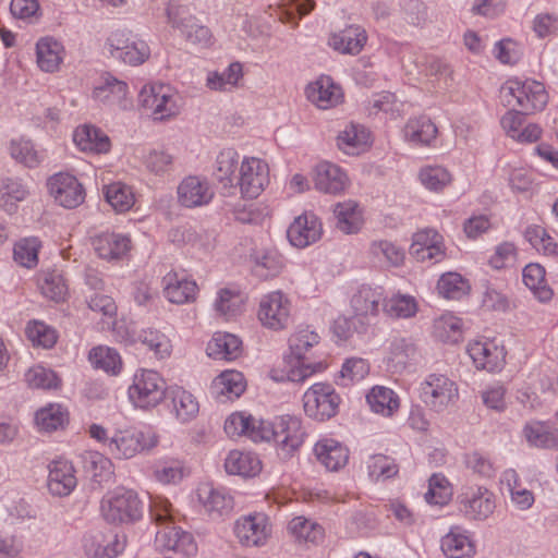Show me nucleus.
Masks as SVG:
<instances>
[{"label": "nucleus", "mask_w": 558, "mask_h": 558, "mask_svg": "<svg viewBox=\"0 0 558 558\" xmlns=\"http://www.w3.org/2000/svg\"><path fill=\"white\" fill-rule=\"evenodd\" d=\"M82 460L85 471L98 482L109 478L113 473L110 459L98 451L85 452Z\"/></svg>", "instance_id": "obj_56"}, {"label": "nucleus", "mask_w": 558, "mask_h": 558, "mask_svg": "<svg viewBox=\"0 0 558 558\" xmlns=\"http://www.w3.org/2000/svg\"><path fill=\"white\" fill-rule=\"evenodd\" d=\"M368 476L375 482H385L399 473L396 460L386 454H373L366 461Z\"/></svg>", "instance_id": "obj_48"}, {"label": "nucleus", "mask_w": 558, "mask_h": 558, "mask_svg": "<svg viewBox=\"0 0 558 558\" xmlns=\"http://www.w3.org/2000/svg\"><path fill=\"white\" fill-rule=\"evenodd\" d=\"M322 235V225L314 214H304L294 219L287 230L290 243L299 248H304Z\"/></svg>", "instance_id": "obj_20"}, {"label": "nucleus", "mask_w": 558, "mask_h": 558, "mask_svg": "<svg viewBox=\"0 0 558 558\" xmlns=\"http://www.w3.org/2000/svg\"><path fill=\"white\" fill-rule=\"evenodd\" d=\"M105 48L112 58L130 65L142 64L150 54V49L144 40L137 39L124 31L111 33Z\"/></svg>", "instance_id": "obj_11"}, {"label": "nucleus", "mask_w": 558, "mask_h": 558, "mask_svg": "<svg viewBox=\"0 0 558 558\" xmlns=\"http://www.w3.org/2000/svg\"><path fill=\"white\" fill-rule=\"evenodd\" d=\"M138 100L143 108L150 110L155 120L161 121L178 113L175 96L169 85H146L141 89Z\"/></svg>", "instance_id": "obj_12"}, {"label": "nucleus", "mask_w": 558, "mask_h": 558, "mask_svg": "<svg viewBox=\"0 0 558 558\" xmlns=\"http://www.w3.org/2000/svg\"><path fill=\"white\" fill-rule=\"evenodd\" d=\"M158 444V436L150 428L128 427L117 429L109 441V453L117 459H131L150 450Z\"/></svg>", "instance_id": "obj_6"}, {"label": "nucleus", "mask_w": 558, "mask_h": 558, "mask_svg": "<svg viewBox=\"0 0 558 558\" xmlns=\"http://www.w3.org/2000/svg\"><path fill=\"white\" fill-rule=\"evenodd\" d=\"M89 361L96 367L107 373L118 374L122 366L121 356L113 348L99 345L89 352Z\"/></svg>", "instance_id": "obj_52"}, {"label": "nucleus", "mask_w": 558, "mask_h": 558, "mask_svg": "<svg viewBox=\"0 0 558 558\" xmlns=\"http://www.w3.org/2000/svg\"><path fill=\"white\" fill-rule=\"evenodd\" d=\"M50 196L64 208H76L85 199V190L80 181L72 174L59 172L47 181Z\"/></svg>", "instance_id": "obj_13"}, {"label": "nucleus", "mask_w": 558, "mask_h": 558, "mask_svg": "<svg viewBox=\"0 0 558 558\" xmlns=\"http://www.w3.org/2000/svg\"><path fill=\"white\" fill-rule=\"evenodd\" d=\"M172 403V413L181 423H187L196 417L199 411V404L196 398L181 387H174L169 390Z\"/></svg>", "instance_id": "obj_39"}, {"label": "nucleus", "mask_w": 558, "mask_h": 558, "mask_svg": "<svg viewBox=\"0 0 558 558\" xmlns=\"http://www.w3.org/2000/svg\"><path fill=\"white\" fill-rule=\"evenodd\" d=\"M128 84L123 81L107 74L99 85L94 88L93 96L96 100L126 109L130 106L128 100Z\"/></svg>", "instance_id": "obj_25"}, {"label": "nucleus", "mask_w": 558, "mask_h": 558, "mask_svg": "<svg viewBox=\"0 0 558 558\" xmlns=\"http://www.w3.org/2000/svg\"><path fill=\"white\" fill-rule=\"evenodd\" d=\"M501 98L507 106H517L525 113L543 110L548 101V95L541 82L519 78L509 80L501 87Z\"/></svg>", "instance_id": "obj_4"}, {"label": "nucleus", "mask_w": 558, "mask_h": 558, "mask_svg": "<svg viewBox=\"0 0 558 558\" xmlns=\"http://www.w3.org/2000/svg\"><path fill=\"white\" fill-rule=\"evenodd\" d=\"M242 76L239 62L231 63L223 72H213L207 76V86L214 90H230L236 86Z\"/></svg>", "instance_id": "obj_58"}, {"label": "nucleus", "mask_w": 558, "mask_h": 558, "mask_svg": "<svg viewBox=\"0 0 558 558\" xmlns=\"http://www.w3.org/2000/svg\"><path fill=\"white\" fill-rule=\"evenodd\" d=\"M210 390L216 397L238 398L245 390L244 376L236 371L222 372L214 379Z\"/></svg>", "instance_id": "obj_40"}, {"label": "nucleus", "mask_w": 558, "mask_h": 558, "mask_svg": "<svg viewBox=\"0 0 558 558\" xmlns=\"http://www.w3.org/2000/svg\"><path fill=\"white\" fill-rule=\"evenodd\" d=\"M340 396L330 384L316 383L303 395L305 414L319 422L327 421L338 413Z\"/></svg>", "instance_id": "obj_9"}, {"label": "nucleus", "mask_w": 558, "mask_h": 558, "mask_svg": "<svg viewBox=\"0 0 558 558\" xmlns=\"http://www.w3.org/2000/svg\"><path fill=\"white\" fill-rule=\"evenodd\" d=\"M92 246L99 258L119 260L131 248V239L123 233L102 231L92 238Z\"/></svg>", "instance_id": "obj_18"}, {"label": "nucleus", "mask_w": 558, "mask_h": 558, "mask_svg": "<svg viewBox=\"0 0 558 558\" xmlns=\"http://www.w3.org/2000/svg\"><path fill=\"white\" fill-rule=\"evenodd\" d=\"M289 533L299 543L316 544L324 537L322 525L305 517H295L288 523Z\"/></svg>", "instance_id": "obj_45"}, {"label": "nucleus", "mask_w": 558, "mask_h": 558, "mask_svg": "<svg viewBox=\"0 0 558 558\" xmlns=\"http://www.w3.org/2000/svg\"><path fill=\"white\" fill-rule=\"evenodd\" d=\"M96 539L97 536L93 534H86L83 538V546L86 554L94 558H116L124 550L126 544V537L124 534L111 535L105 545H96Z\"/></svg>", "instance_id": "obj_38"}, {"label": "nucleus", "mask_w": 558, "mask_h": 558, "mask_svg": "<svg viewBox=\"0 0 558 558\" xmlns=\"http://www.w3.org/2000/svg\"><path fill=\"white\" fill-rule=\"evenodd\" d=\"M367 40L366 32L359 25H350L333 34L329 45L341 53L357 54Z\"/></svg>", "instance_id": "obj_33"}, {"label": "nucleus", "mask_w": 558, "mask_h": 558, "mask_svg": "<svg viewBox=\"0 0 558 558\" xmlns=\"http://www.w3.org/2000/svg\"><path fill=\"white\" fill-rule=\"evenodd\" d=\"M252 271L260 279L278 276L284 267V258L276 248H260L251 254Z\"/></svg>", "instance_id": "obj_27"}, {"label": "nucleus", "mask_w": 558, "mask_h": 558, "mask_svg": "<svg viewBox=\"0 0 558 558\" xmlns=\"http://www.w3.org/2000/svg\"><path fill=\"white\" fill-rule=\"evenodd\" d=\"M420 353L416 344L410 338H397L391 341L389 361L396 366L405 367L417 361Z\"/></svg>", "instance_id": "obj_50"}, {"label": "nucleus", "mask_w": 558, "mask_h": 558, "mask_svg": "<svg viewBox=\"0 0 558 558\" xmlns=\"http://www.w3.org/2000/svg\"><path fill=\"white\" fill-rule=\"evenodd\" d=\"M381 287L361 286L351 298V307L355 316H376L385 303Z\"/></svg>", "instance_id": "obj_24"}, {"label": "nucleus", "mask_w": 558, "mask_h": 558, "mask_svg": "<svg viewBox=\"0 0 558 558\" xmlns=\"http://www.w3.org/2000/svg\"><path fill=\"white\" fill-rule=\"evenodd\" d=\"M63 47L53 38H43L36 45L38 66L45 72H54L62 61Z\"/></svg>", "instance_id": "obj_42"}, {"label": "nucleus", "mask_w": 558, "mask_h": 558, "mask_svg": "<svg viewBox=\"0 0 558 558\" xmlns=\"http://www.w3.org/2000/svg\"><path fill=\"white\" fill-rule=\"evenodd\" d=\"M335 226L345 234L360 231L363 225L362 211L359 204L352 199L337 203L333 207Z\"/></svg>", "instance_id": "obj_35"}, {"label": "nucleus", "mask_w": 558, "mask_h": 558, "mask_svg": "<svg viewBox=\"0 0 558 558\" xmlns=\"http://www.w3.org/2000/svg\"><path fill=\"white\" fill-rule=\"evenodd\" d=\"M469 289L468 281L457 272L444 274L437 282L439 294L446 299L460 300L468 293Z\"/></svg>", "instance_id": "obj_55"}, {"label": "nucleus", "mask_w": 558, "mask_h": 558, "mask_svg": "<svg viewBox=\"0 0 558 558\" xmlns=\"http://www.w3.org/2000/svg\"><path fill=\"white\" fill-rule=\"evenodd\" d=\"M304 437L302 421L296 416L282 415L274 421H257L252 417L248 438L255 442L274 441L281 459L293 457L304 442Z\"/></svg>", "instance_id": "obj_2"}, {"label": "nucleus", "mask_w": 558, "mask_h": 558, "mask_svg": "<svg viewBox=\"0 0 558 558\" xmlns=\"http://www.w3.org/2000/svg\"><path fill=\"white\" fill-rule=\"evenodd\" d=\"M458 499L459 511L470 520H485L495 509L494 494L485 487H469Z\"/></svg>", "instance_id": "obj_15"}, {"label": "nucleus", "mask_w": 558, "mask_h": 558, "mask_svg": "<svg viewBox=\"0 0 558 558\" xmlns=\"http://www.w3.org/2000/svg\"><path fill=\"white\" fill-rule=\"evenodd\" d=\"M307 98L320 109L336 106L341 98L340 87L329 76H322L306 88Z\"/></svg>", "instance_id": "obj_31"}, {"label": "nucleus", "mask_w": 558, "mask_h": 558, "mask_svg": "<svg viewBox=\"0 0 558 558\" xmlns=\"http://www.w3.org/2000/svg\"><path fill=\"white\" fill-rule=\"evenodd\" d=\"M523 433L531 446L546 449L558 447V436L542 422L527 423Z\"/></svg>", "instance_id": "obj_51"}, {"label": "nucleus", "mask_w": 558, "mask_h": 558, "mask_svg": "<svg viewBox=\"0 0 558 558\" xmlns=\"http://www.w3.org/2000/svg\"><path fill=\"white\" fill-rule=\"evenodd\" d=\"M241 351V339L229 332H216L207 344V354L215 360L232 361Z\"/></svg>", "instance_id": "obj_37"}, {"label": "nucleus", "mask_w": 558, "mask_h": 558, "mask_svg": "<svg viewBox=\"0 0 558 558\" xmlns=\"http://www.w3.org/2000/svg\"><path fill=\"white\" fill-rule=\"evenodd\" d=\"M320 337L308 327L300 328L289 339L290 354L287 356V378L296 384L304 383L315 373L326 368L323 361L311 362L307 353L319 343Z\"/></svg>", "instance_id": "obj_3"}, {"label": "nucleus", "mask_w": 558, "mask_h": 558, "mask_svg": "<svg viewBox=\"0 0 558 558\" xmlns=\"http://www.w3.org/2000/svg\"><path fill=\"white\" fill-rule=\"evenodd\" d=\"M10 155L19 163L26 168H37L45 159V154L36 149L31 140L19 138L10 143Z\"/></svg>", "instance_id": "obj_44"}, {"label": "nucleus", "mask_w": 558, "mask_h": 558, "mask_svg": "<svg viewBox=\"0 0 558 558\" xmlns=\"http://www.w3.org/2000/svg\"><path fill=\"white\" fill-rule=\"evenodd\" d=\"M26 333L34 345L43 347L44 349H50L57 342L56 330L43 322L34 320L28 323Z\"/></svg>", "instance_id": "obj_63"}, {"label": "nucleus", "mask_w": 558, "mask_h": 558, "mask_svg": "<svg viewBox=\"0 0 558 558\" xmlns=\"http://www.w3.org/2000/svg\"><path fill=\"white\" fill-rule=\"evenodd\" d=\"M150 518L159 526L156 532V548L168 558H190L197 551V545L190 532L179 526L171 525L174 522V510L168 499L155 497L150 500Z\"/></svg>", "instance_id": "obj_1"}, {"label": "nucleus", "mask_w": 558, "mask_h": 558, "mask_svg": "<svg viewBox=\"0 0 558 558\" xmlns=\"http://www.w3.org/2000/svg\"><path fill=\"white\" fill-rule=\"evenodd\" d=\"M383 312L393 318H410L417 312V303L411 295L396 294L383 304Z\"/></svg>", "instance_id": "obj_53"}, {"label": "nucleus", "mask_w": 558, "mask_h": 558, "mask_svg": "<svg viewBox=\"0 0 558 558\" xmlns=\"http://www.w3.org/2000/svg\"><path fill=\"white\" fill-rule=\"evenodd\" d=\"M523 282L541 302H547L553 291L545 283V269L539 264H529L523 269Z\"/></svg>", "instance_id": "obj_47"}, {"label": "nucleus", "mask_w": 558, "mask_h": 558, "mask_svg": "<svg viewBox=\"0 0 558 558\" xmlns=\"http://www.w3.org/2000/svg\"><path fill=\"white\" fill-rule=\"evenodd\" d=\"M76 477L72 463L54 460L49 464L48 489L56 496H68L76 487Z\"/></svg>", "instance_id": "obj_22"}, {"label": "nucleus", "mask_w": 558, "mask_h": 558, "mask_svg": "<svg viewBox=\"0 0 558 558\" xmlns=\"http://www.w3.org/2000/svg\"><path fill=\"white\" fill-rule=\"evenodd\" d=\"M461 318L446 313L434 322V335L442 342L457 343L462 337Z\"/></svg>", "instance_id": "obj_49"}, {"label": "nucleus", "mask_w": 558, "mask_h": 558, "mask_svg": "<svg viewBox=\"0 0 558 558\" xmlns=\"http://www.w3.org/2000/svg\"><path fill=\"white\" fill-rule=\"evenodd\" d=\"M314 452L317 460L329 471H338L347 464L349 458L347 448L331 438L316 442Z\"/></svg>", "instance_id": "obj_29"}, {"label": "nucleus", "mask_w": 558, "mask_h": 558, "mask_svg": "<svg viewBox=\"0 0 558 558\" xmlns=\"http://www.w3.org/2000/svg\"><path fill=\"white\" fill-rule=\"evenodd\" d=\"M68 413L60 404H50L36 412L35 421L38 427L45 432H53L62 427L66 422Z\"/></svg>", "instance_id": "obj_57"}, {"label": "nucleus", "mask_w": 558, "mask_h": 558, "mask_svg": "<svg viewBox=\"0 0 558 558\" xmlns=\"http://www.w3.org/2000/svg\"><path fill=\"white\" fill-rule=\"evenodd\" d=\"M368 137V133L362 125L351 123L339 133L337 141L340 149L353 155L357 148L367 144Z\"/></svg>", "instance_id": "obj_54"}, {"label": "nucleus", "mask_w": 558, "mask_h": 558, "mask_svg": "<svg viewBox=\"0 0 558 558\" xmlns=\"http://www.w3.org/2000/svg\"><path fill=\"white\" fill-rule=\"evenodd\" d=\"M404 137L416 145H429L436 138L437 128L426 116L410 119L404 126Z\"/></svg>", "instance_id": "obj_41"}, {"label": "nucleus", "mask_w": 558, "mask_h": 558, "mask_svg": "<svg viewBox=\"0 0 558 558\" xmlns=\"http://www.w3.org/2000/svg\"><path fill=\"white\" fill-rule=\"evenodd\" d=\"M420 399L432 411L442 413L459 399L457 384L442 374H429L420 385Z\"/></svg>", "instance_id": "obj_5"}, {"label": "nucleus", "mask_w": 558, "mask_h": 558, "mask_svg": "<svg viewBox=\"0 0 558 558\" xmlns=\"http://www.w3.org/2000/svg\"><path fill=\"white\" fill-rule=\"evenodd\" d=\"M106 201L119 213L129 210L134 204V195L131 189L120 182L106 186Z\"/></svg>", "instance_id": "obj_60"}, {"label": "nucleus", "mask_w": 558, "mask_h": 558, "mask_svg": "<svg viewBox=\"0 0 558 558\" xmlns=\"http://www.w3.org/2000/svg\"><path fill=\"white\" fill-rule=\"evenodd\" d=\"M468 353L477 368L488 372L500 369L505 360L504 349L493 342H471Z\"/></svg>", "instance_id": "obj_23"}, {"label": "nucleus", "mask_w": 558, "mask_h": 558, "mask_svg": "<svg viewBox=\"0 0 558 558\" xmlns=\"http://www.w3.org/2000/svg\"><path fill=\"white\" fill-rule=\"evenodd\" d=\"M137 341L146 345L159 359H165L171 353V343L169 338L159 330L147 328L137 335Z\"/></svg>", "instance_id": "obj_59"}, {"label": "nucleus", "mask_w": 558, "mask_h": 558, "mask_svg": "<svg viewBox=\"0 0 558 558\" xmlns=\"http://www.w3.org/2000/svg\"><path fill=\"white\" fill-rule=\"evenodd\" d=\"M314 182L318 191L337 195L344 192L349 184V179L339 166L324 161L315 168Z\"/></svg>", "instance_id": "obj_21"}, {"label": "nucleus", "mask_w": 558, "mask_h": 558, "mask_svg": "<svg viewBox=\"0 0 558 558\" xmlns=\"http://www.w3.org/2000/svg\"><path fill=\"white\" fill-rule=\"evenodd\" d=\"M163 294L167 300L174 304H184L194 301L197 284L193 280L179 278L175 272H168L162 278Z\"/></svg>", "instance_id": "obj_28"}, {"label": "nucleus", "mask_w": 558, "mask_h": 558, "mask_svg": "<svg viewBox=\"0 0 558 558\" xmlns=\"http://www.w3.org/2000/svg\"><path fill=\"white\" fill-rule=\"evenodd\" d=\"M73 142L83 151L102 154L110 149V140L93 125L77 126L73 133Z\"/></svg>", "instance_id": "obj_32"}, {"label": "nucleus", "mask_w": 558, "mask_h": 558, "mask_svg": "<svg viewBox=\"0 0 558 558\" xmlns=\"http://www.w3.org/2000/svg\"><path fill=\"white\" fill-rule=\"evenodd\" d=\"M234 533L242 545H264L270 533L268 519L263 513L240 518L235 522Z\"/></svg>", "instance_id": "obj_17"}, {"label": "nucleus", "mask_w": 558, "mask_h": 558, "mask_svg": "<svg viewBox=\"0 0 558 558\" xmlns=\"http://www.w3.org/2000/svg\"><path fill=\"white\" fill-rule=\"evenodd\" d=\"M198 499L211 519H220L233 509V498L223 489L204 485L198 488Z\"/></svg>", "instance_id": "obj_26"}, {"label": "nucleus", "mask_w": 558, "mask_h": 558, "mask_svg": "<svg viewBox=\"0 0 558 558\" xmlns=\"http://www.w3.org/2000/svg\"><path fill=\"white\" fill-rule=\"evenodd\" d=\"M366 400L373 412L384 416H391L399 409L398 395L387 387H374L367 393Z\"/></svg>", "instance_id": "obj_43"}, {"label": "nucleus", "mask_w": 558, "mask_h": 558, "mask_svg": "<svg viewBox=\"0 0 558 558\" xmlns=\"http://www.w3.org/2000/svg\"><path fill=\"white\" fill-rule=\"evenodd\" d=\"M441 550L448 558H464L475 553V546L465 530L453 526L441 538Z\"/></svg>", "instance_id": "obj_34"}, {"label": "nucleus", "mask_w": 558, "mask_h": 558, "mask_svg": "<svg viewBox=\"0 0 558 558\" xmlns=\"http://www.w3.org/2000/svg\"><path fill=\"white\" fill-rule=\"evenodd\" d=\"M225 469L231 475L252 477L259 473L262 463L253 452L232 450L225 460Z\"/></svg>", "instance_id": "obj_36"}, {"label": "nucleus", "mask_w": 558, "mask_h": 558, "mask_svg": "<svg viewBox=\"0 0 558 558\" xmlns=\"http://www.w3.org/2000/svg\"><path fill=\"white\" fill-rule=\"evenodd\" d=\"M290 317V302L280 291L265 295L258 310V319L270 329H282L288 325Z\"/></svg>", "instance_id": "obj_16"}, {"label": "nucleus", "mask_w": 558, "mask_h": 558, "mask_svg": "<svg viewBox=\"0 0 558 558\" xmlns=\"http://www.w3.org/2000/svg\"><path fill=\"white\" fill-rule=\"evenodd\" d=\"M39 247L40 243L36 238H26L19 241L13 250L14 260L25 268L35 267L38 263Z\"/></svg>", "instance_id": "obj_61"}, {"label": "nucleus", "mask_w": 558, "mask_h": 558, "mask_svg": "<svg viewBox=\"0 0 558 558\" xmlns=\"http://www.w3.org/2000/svg\"><path fill=\"white\" fill-rule=\"evenodd\" d=\"M242 304V298L239 292L225 288L219 290L215 302L216 311L227 319L235 316Z\"/></svg>", "instance_id": "obj_64"}, {"label": "nucleus", "mask_w": 558, "mask_h": 558, "mask_svg": "<svg viewBox=\"0 0 558 558\" xmlns=\"http://www.w3.org/2000/svg\"><path fill=\"white\" fill-rule=\"evenodd\" d=\"M28 194V186L21 178H0V209L4 210L5 213H15L17 204L26 199Z\"/></svg>", "instance_id": "obj_30"}, {"label": "nucleus", "mask_w": 558, "mask_h": 558, "mask_svg": "<svg viewBox=\"0 0 558 558\" xmlns=\"http://www.w3.org/2000/svg\"><path fill=\"white\" fill-rule=\"evenodd\" d=\"M239 154L232 149L221 150L215 162L214 175L225 187H233L234 173L239 166Z\"/></svg>", "instance_id": "obj_46"}, {"label": "nucleus", "mask_w": 558, "mask_h": 558, "mask_svg": "<svg viewBox=\"0 0 558 558\" xmlns=\"http://www.w3.org/2000/svg\"><path fill=\"white\" fill-rule=\"evenodd\" d=\"M166 396L163 379L155 371L143 369L134 375L129 397L135 407L147 409L156 407Z\"/></svg>", "instance_id": "obj_10"}, {"label": "nucleus", "mask_w": 558, "mask_h": 558, "mask_svg": "<svg viewBox=\"0 0 558 558\" xmlns=\"http://www.w3.org/2000/svg\"><path fill=\"white\" fill-rule=\"evenodd\" d=\"M101 512L110 523H129L143 515V504L131 489L117 488L101 501Z\"/></svg>", "instance_id": "obj_7"}, {"label": "nucleus", "mask_w": 558, "mask_h": 558, "mask_svg": "<svg viewBox=\"0 0 558 558\" xmlns=\"http://www.w3.org/2000/svg\"><path fill=\"white\" fill-rule=\"evenodd\" d=\"M214 197V190L207 180L190 175L178 186L179 203L186 208L207 205Z\"/></svg>", "instance_id": "obj_19"}, {"label": "nucleus", "mask_w": 558, "mask_h": 558, "mask_svg": "<svg viewBox=\"0 0 558 558\" xmlns=\"http://www.w3.org/2000/svg\"><path fill=\"white\" fill-rule=\"evenodd\" d=\"M166 16L168 24L178 29L186 41L194 45L209 43L211 37L209 28L198 24L189 5L179 0H170L166 7Z\"/></svg>", "instance_id": "obj_8"}, {"label": "nucleus", "mask_w": 558, "mask_h": 558, "mask_svg": "<svg viewBox=\"0 0 558 558\" xmlns=\"http://www.w3.org/2000/svg\"><path fill=\"white\" fill-rule=\"evenodd\" d=\"M421 183L430 191H440L451 182L449 171L440 166L424 167L420 171Z\"/></svg>", "instance_id": "obj_62"}, {"label": "nucleus", "mask_w": 558, "mask_h": 558, "mask_svg": "<svg viewBox=\"0 0 558 558\" xmlns=\"http://www.w3.org/2000/svg\"><path fill=\"white\" fill-rule=\"evenodd\" d=\"M269 182L268 165L258 158H246L240 167L238 185L243 197L256 198Z\"/></svg>", "instance_id": "obj_14"}]
</instances>
